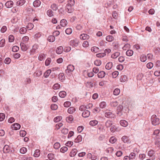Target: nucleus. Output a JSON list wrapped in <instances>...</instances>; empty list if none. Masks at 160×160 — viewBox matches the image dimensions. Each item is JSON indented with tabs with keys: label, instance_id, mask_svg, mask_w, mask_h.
Here are the masks:
<instances>
[{
	"label": "nucleus",
	"instance_id": "nucleus-63",
	"mask_svg": "<svg viewBox=\"0 0 160 160\" xmlns=\"http://www.w3.org/2000/svg\"><path fill=\"white\" fill-rule=\"evenodd\" d=\"M11 62V59L10 58H6L4 61L5 63L7 64H9Z\"/></svg>",
	"mask_w": 160,
	"mask_h": 160
},
{
	"label": "nucleus",
	"instance_id": "nucleus-27",
	"mask_svg": "<svg viewBox=\"0 0 160 160\" xmlns=\"http://www.w3.org/2000/svg\"><path fill=\"white\" fill-rule=\"evenodd\" d=\"M59 95L61 98H64L66 95V92L64 91H61L59 92Z\"/></svg>",
	"mask_w": 160,
	"mask_h": 160
},
{
	"label": "nucleus",
	"instance_id": "nucleus-19",
	"mask_svg": "<svg viewBox=\"0 0 160 160\" xmlns=\"http://www.w3.org/2000/svg\"><path fill=\"white\" fill-rule=\"evenodd\" d=\"M60 24L61 26L64 27L67 24V22L66 20L62 19L61 21Z\"/></svg>",
	"mask_w": 160,
	"mask_h": 160
},
{
	"label": "nucleus",
	"instance_id": "nucleus-31",
	"mask_svg": "<svg viewBox=\"0 0 160 160\" xmlns=\"http://www.w3.org/2000/svg\"><path fill=\"white\" fill-rule=\"evenodd\" d=\"M120 55V53L118 52H116L113 54L111 56V57L113 58H116L119 56Z\"/></svg>",
	"mask_w": 160,
	"mask_h": 160
},
{
	"label": "nucleus",
	"instance_id": "nucleus-30",
	"mask_svg": "<svg viewBox=\"0 0 160 160\" xmlns=\"http://www.w3.org/2000/svg\"><path fill=\"white\" fill-rule=\"evenodd\" d=\"M48 40L50 42H53L55 40V38L54 36L50 35L48 36Z\"/></svg>",
	"mask_w": 160,
	"mask_h": 160
},
{
	"label": "nucleus",
	"instance_id": "nucleus-8",
	"mask_svg": "<svg viewBox=\"0 0 160 160\" xmlns=\"http://www.w3.org/2000/svg\"><path fill=\"white\" fill-rule=\"evenodd\" d=\"M21 49L23 51H25L28 49L27 46L23 42H21L20 44Z\"/></svg>",
	"mask_w": 160,
	"mask_h": 160
},
{
	"label": "nucleus",
	"instance_id": "nucleus-10",
	"mask_svg": "<svg viewBox=\"0 0 160 160\" xmlns=\"http://www.w3.org/2000/svg\"><path fill=\"white\" fill-rule=\"evenodd\" d=\"M80 39L82 40L88 39L89 38V36L86 34H82L80 35Z\"/></svg>",
	"mask_w": 160,
	"mask_h": 160
},
{
	"label": "nucleus",
	"instance_id": "nucleus-44",
	"mask_svg": "<svg viewBox=\"0 0 160 160\" xmlns=\"http://www.w3.org/2000/svg\"><path fill=\"white\" fill-rule=\"evenodd\" d=\"M51 59L50 58H48L46 60L45 62V64L46 66H48L49 65L50 62H51Z\"/></svg>",
	"mask_w": 160,
	"mask_h": 160
},
{
	"label": "nucleus",
	"instance_id": "nucleus-21",
	"mask_svg": "<svg viewBox=\"0 0 160 160\" xmlns=\"http://www.w3.org/2000/svg\"><path fill=\"white\" fill-rule=\"evenodd\" d=\"M50 8L53 11H56L58 9V5L55 3H53L51 4L50 6Z\"/></svg>",
	"mask_w": 160,
	"mask_h": 160
},
{
	"label": "nucleus",
	"instance_id": "nucleus-18",
	"mask_svg": "<svg viewBox=\"0 0 160 160\" xmlns=\"http://www.w3.org/2000/svg\"><path fill=\"white\" fill-rule=\"evenodd\" d=\"M76 111V109L73 107H71L68 110V112L69 114H72Z\"/></svg>",
	"mask_w": 160,
	"mask_h": 160
},
{
	"label": "nucleus",
	"instance_id": "nucleus-53",
	"mask_svg": "<svg viewBox=\"0 0 160 160\" xmlns=\"http://www.w3.org/2000/svg\"><path fill=\"white\" fill-rule=\"evenodd\" d=\"M73 117L70 115L66 118V120L68 122H70L73 120Z\"/></svg>",
	"mask_w": 160,
	"mask_h": 160
},
{
	"label": "nucleus",
	"instance_id": "nucleus-26",
	"mask_svg": "<svg viewBox=\"0 0 160 160\" xmlns=\"http://www.w3.org/2000/svg\"><path fill=\"white\" fill-rule=\"evenodd\" d=\"M82 136L81 135H79L75 139V142L76 143H79L82 141Z\"/></svg>",
	"mask_w": 160,
	"mask_h": 160
},
{
	"label": "nucleus",
	"instance_id": "nucleus-14",
	"mask_svg": "<svg viewBox=\"0 0 160 160\" xmlns=\"http://www.w3.org/2000/svg\"><path fill=\"white\" fill-rule=\"evenodd\" d=\"M120 123L123 127H126L128 125V122L125 120H122L120 122Z\"/></svg>",
	"mask_w": 160,
	"mask_h": 160
},
{
	"label": "nucleus",
	"instance_id": "nucleus-61",
	"mask_svg": "<svg viewBox=\"0 0 160 160\" xmlns=\"http://www.w3.org/2000/svg\"><path fill=\"white\" fill-rule=\"evenodd\" d=\"M68 150V148L66 147H63L60 149V151L64 153Z\"/></svg>",
	"mask_w": 160,
	"mask_h": 160
},
{
	"label": "nucleus",
	"instance_id": "nucleus-55",
	"mask_svg": "<svg viewBox=\"0 0 160 160\" xmlns=\"http://www.w3.org/2000/svg\"><path fill=\"white\" fill-rule=\"evenodd\" d=\"M29 40V38L27 36H25L23 37L22 38V41L23 42H27Z\"/></svg>",
	"mask_w": 160,
	"mask_h": 160
},
{
	"label": "nucleus",
	"instance_id": "nucleus-47",
	"mask_svg": "<svg viewBox=\"0 0 160 160\" xmlns=\"http://www.w3.org/2000/svg\"><path fill=\"white\" fill-rule=\"evenodd\" d=\"M48 157L49 160H52L54 158V156L53 153H50L48 154Z\"/></svg>",
	"mask_w": 160,
	"mask_h": 160
},
{
	"label": "nucleus",
	"instance_id": "nucleus-5",
	"mask_svg": "<svg viewBox=\"0 0 160 160\" xmlns=\"http://www.w3.org/2000/svg\"><path fill=\"white\" fill-rule=\"evenodd\" d=\"M105 116L108 118H113L115 117V115L112 112H107L105 113Z\"/></svg>",
	"mask_w": 160,
	"mask_h": 160
},
{
	"label": "nucleus",
	"instance_id": "nucleus-50",
	"mask_svg": "<svg viewBox=\"0 0 160 160\" xmlns=\"http://www.w3.org/2000/svg\"><path fill=\"white\" fill-rule=\"evenodd\" d=\"M119 73L118 71H114L112 73V76L113 78H116L118 75Z\"/></svg>",
	"mask_w": 160,
	"mask_h": 160
},
{
	"label": "nucleus",
	"instance_id": "nucleus-56",
	"mask_svg": "<svg viewBox=\"0 0 160 160\" xmlns=\"http://www.w3.org/2000/svg\"><path fill=\"white\" fill-rule=\"evenodd\" d=\"M64 106L65 107L68 108L71 105V103L70 102L67 101L64 103Z\"/></svg>",
	"mask_w": 160,
	"mask_h": 160
},
{
	"label": "nucleus",
	"instance_id": "nucleus-43",
	"mask_svg": "<svg viewBox=\"0 0 160 160\" xmlns=\"http://www.w3.org/2000/svg\"><path fill=\"white\" fill-rule=\"evenodd\" d=\"M127 79V77L126 75H123L121 77L120 79L121 81L122 82H125Z\"/></svg>",
	"mask_w": 160,
	"mask_h": 160
},
{
	"label": "nucleus",
	"instance_id": "nucleus-39",
	"mask_svg": "<svg viewBox=\"0 0 160 160\" xmlns=\"http://www.w3.org/2000/svg\"><path fill=\"white\" fill-rule=\"evenodd\" d=\"M33 27L34 25L33 24H32V23H28V24L27 25V28L28 29L30 30L33 28Z\"/></svg>",
	"mask_w": 160,
	"mask_h": 160
},
{
	"label": "nucleus",
	"instance_id": "nucleus-49",
	"mask_svg": "<svg viewBox=\"0 0 160 160\" xmlns=\"http://www.w3.org/2000/svg\"><path fill=\"white\" fill-rule=\"evenodd\" d=\"M60 87V85L58 83L55 84L53 86V88L55 90L59 89Z\"/></svg>",
	"mask_w": 160,
	"mask_h": 160
},
{
	"label": "nucleus",
	"instance_id": "nucleus-7",
	"mask_svg": "<svg viewBox=\"0 0 160 160\" xmlns=\"http://www.w3.org/2000/svg\"><path fill=\"white\" fill-rule=\"evenodd\" d=\"M90 112L88 110H84L82 114V116L84 118H88L90 115Z\"/></svg>",
	"mask_w": 160,
	"mask_h": 160
},
{
	"label": "nucleus",
	"instance_id": "nucleus-40",
	"mask_svg": "<svg viewBox=\"0 0 160 160\" xmlns=\"http://www.w3.org/2000/svg\"><path fill=\"white\" fill-rule=\"evenodd\" d=\"M27 148H26L22 147L20 149V152L21 153L24 154L27 152Z\"/></svg>",
	"mask_w": 160,
	"mask_h": 160
},
{
	"label": "nucleus",
	"instance_id": "nucleus-33",
	"mask_svg": "<svg viewBox=\"0 0 160 160\" xmlns=\"http://www.w3.org/2000/svg\"><path fill=\"white\" fill-rule=\"evenodd\" d=\"M51 71L50 69L47 70L44 73V76L45 78H48L51 73Z\"/></svg>",
	"mask_w": 160,
	"mask_h": 160
},
{
	"label": "nucleus",
	"instance_id": "nucleus-4",
	"mask_svg": "<svg viewBox=\"0 0 160 160\" xmlns=\"http://www.w3.org/2000/svg\"><path fill=\"white\" fill-rule=\"evenodd\" d=\"M69 4H67L66 6V10L69 13L72 12L73 11V8Z\"/></svg>",
	"mask_w": 160,
	"mask_h": 160
},
{
	"label": "nucleus",
	"instance_id": "nucleus-12",
	"mask_svg": "<svg viewBox=\"0 0 160 160\" xmlns=\"http://www.w3.org/2000/svg\"><path fill=\"white\" fill-rule=\"evenodd\" d=\"M78 152L76 148L72 149L70 153V156L71 157L74 156Z\"/></svg>",
	"mask_w": 160,
	"mask_h": 160
},
{
	"label": "nucleus",
	"instance_id": "nucleus-52",
	"mask_svg": "<svg viewBox=\"0 0 160 160\" xmlns=\"http://www.w3.org/2000/svg\"><path fill=\"white\" fill-rule=\"evenodd\" d=\"M19 50V47L16 46H13L12 48V51L13 52H17Z\"/></svg>",
	"mask_w": 160,
	"mask_h": 160
},
{
	"label": "nucleus",
	"instance_id": "nucleus-25",
	"mask_svg": "<svg viewBox=\"0 0 160 160\" xmlns=\"http://www.w3.org/2000/svg\"><path fill=\"white\" fill-rule=\"evenodd\" d=\"M38 46L37 44L34 45L32 47V49L30 50V52L32 53H34L35 52L36 50L38 48Z\"/></svg>",
	"mask_w": 160,
	"mask_h": 160
},
{
	"label": "nucleus",
	"instance_id": "nucleus-46",
	"mask_svg": "<svg viewBox=\"0 0 160 160\" xmlns=\"http://www.w3.org/2000/svg\"><path fill=\"white\" fill-rule=\"evenodd\" d=\"M94 63L97 66H99L101 64V61L99 60H97L94 61Z\"/></svg>",
	"mask_w": 160,
	"mask_h": 160
},
{
	"label": "nucleus",
	"instance_id": "nucleus-36",
	"mask_svg": "<svg viewBox=\"0 0 160 160\" xmlns=\"http://www.w3.org/2000/svg\"><path fill=\"white\" fill-rule=\"evenodd\" d=\"M98 123V121L96 120H94L91 121L90 122V125L92 126H94L97 125Z\"/></svg>",
	"mask_w": 160,
	"mask_h": 160
},
{
	"label": "nucleus",
	"instance_id": "nucleus-38",
	"mask_svg": "<svg viewBox=\"0 0 160 160\" xmlns=\"http://www.w3.org/2000/svg\"><path fill=\"white\" fill-rule=\"evenodd\" d=\"M116 141V139L114 137H112L109 139V142L112 143H114Z\"/></svg>",
	"mask_w": 160,
	"mask_h": 160
},
{
	"label": "nucleus",
	"instance_id": "nucleus-3",
	"mask_svg": "<svg viewBox=\"0 0 160 160\" xmlns=\"http://www.w3.org/2000/svg\"><path fill=\"white\" fill-rule=\"evenodd\" d=\"M3 152L5 153H11L13 152L14 150L9 146L6 145L4 146L3 148Z\"/></svg>",
	"mask_w": 160,
	"mask_h": 160
},
{
	"label": "nucleus",
	"instance_id": "nucleus-51",
	"mask_svg": "<svg viewBox=\"0 0 160 160\" xmlns=\"http://www.w3.org/2000/svg\"><path fill=\"white\" fill-rule=\"evenodd\" d=\"M5 118V115L2 113H0V121H3Z\"/></svg>",
	"mask_w": 160,
	"mask_h": 160
},
{
	"label": "nucleus",
	"instance_id": "nucleus-24",
	"mask_svg": "<svg viewBox=\"0 0 160 160\" xmlns=\"http://www.w3.org/2000/svg\"><path fill=\"white\" fill-rule=\"evenodd\" d=\"M47 15L49 17H51L53 16L54 12L51 9L48 10L47 12Z\"/></svg>",
	"mask_w": 160,
	"mask_h": 160
},
{
	"label": "nucleus",
	"instance_id": "nucleus-42",
	"mask_svg": "<svg viewBox=\"0 0 160 160\" xmlns=\"http://www.w3.org/2000/svg\"><path fill=\"white\" fill-rule=\"evenodd\" d=\"M106 103L105 102H102L99 104L100 107L102 108H105L106 106Z\"/></svg>",
	"mask_w": 160,
	"mask_h": 160
},
{
	"label": "nucleus",
	"instance_id": "nucleus-20",
	"mask_svg": "<svg viewBox=\"0 0 160 160\" xmlns=\"http://www.w3.org/2000/svg\"><path fill=\"white\" fill-rule=\"evenodd\" d=\"M112 66V63L111 62H108L105 66V68L107 70L110 69Z\"/></svg>",
	"mask_w": 160,
	"mask_h": 160
},
{
	"label": "nucleus",
	"instance_id": "nucleus-37",
	"mask_svg": "<svg viewBox=\"0 0 160 160\" xmlns=\"http://www.w3.org/2000/svg\"><path fill=\"white\" fill-rule=\"evenodd\" d=\"M40 151L39 149H37L35 151L34 156L36 157H38L40 156Z\"/></svg>",
	"mask_w": 160,
	"mask_h": 160
},
{
	"label": "nucleus",
	"instance_id": "nucleus-16",
	"mask_svg": "<svg viewBox=\"0 0 160 160\" xmlns=\"http://www.w3.org/2000/svg\"><path fill=\"white\" fill-rule=\"evenodd\" d=\"M41 1L39 0L35 1L33 2V5L35 7H38L41 4Z\"/></svg>",
	"mask_w": 160,
	"mask_h": 160
},
{
	"label": "nucleus",
	"instance_id": "nucleus-35",
	"mask_svg": "<svg viewBox=\"0 0 160 160\" xmlns=\"http://www.w3.org/2000/svg\"><path fill=\"white\" fill-rule=\"evenodd\" d=\"M133 53V52L131 50H128L126 52V54L128 56H132Z\"/></svg>",
	"mask_w": 160,
	"mask_h": 160
},
{
	"label": "nucleus",
	"instance_id": "nucleus-45",
	"mask_svg": "<svg viewBox=\"0 0 160 160\" xmlns=\"http://www.w3.org/2000/svg\"><path fill=\"white\" fill-rule=\"evenodd\" d=\"M5 40L4 39H2L0 41V47H3L5 44Z\"/></svg>",
	"mask_w": 160,
	"mask_h": 160
},
{
	"label": "nucleus",
	"instance_id": "nucleus-58",
	"mask_svg": "<svg viewBox=\"0 0 160 160\" xmlns=\"http://www.w3.org/2000/svg\"><path fill=\"white\" fill-rule=\"evenodd\" d=\"M51 108L52 110H54L57 109L58 107L56 104H54L51 105Z\"/></svg>",
	"mask_w": 160,
	"mask_h": 160
},
{
	"label": "nucleus",
	"instance_id": "nucleus-28",
	"mask_svg": "<svg viewBox=\"0 0 160 160\" xmlns=\"http://www.w3.org/2000/svg\"><path fill=\"white\" fill-rule=\"evenodd\" d=\"M140 59L141 62H144L147 60V57L145 55L142 54L140 56Z\"/></svg>",
	"mask_w": 160,
	"mask_h": 160
},
{
	"label": "nucleus",
	"instance_id": "nucleus-64",
	"mask_svg": "<svg viewBox=\"0 0 160 160\" xmlns=\"http://www.w3.org/2000/svg\"><path fill=\"white\" fill-rule=\"evenodd\" d=\"M72 30L71 28H67L65 31L66 33L67 34L69 35L71 33Z\"/></svg>",
	"mask_w": 160,
	"mask_h": 160
},
{
	"label": "nucleus",
	"instance_id": "nucleus-60",
	"mask_svg": "<svg viewBox=\"0 0 160 160\" xmlns=\"http://www.w3.org/2000/svg\"><path fill=\"white\" fill-rule=\"evenodd\" d=\"M129 157L130 159H133L135 158L136 157V154L134 152H131L129 154Z\"/></svg>",
	"mask_w": 160,
	"mask_h": 160
},
{
	"label": "nucleus",
	"instance_id": "nucleus-48",
	"mask_svg": "<svg viewBox=\"0 0 160 160\" xmlns=\"http://www.w3.org/2000/svg\"><path fill=\"white\" fill-rule=\"evenodd\" d=\"M53 147L55 149H57L60 147V144L59 142H56L54 144Z\"/></svg>",
	"mask_w": 160,
	"mask_h": 160
},
{
	"label": "nucleus",
	"instance_id": "nucleus-62",
	"mask_svg": "<svg viewBox=\"0 0 160 160\" xmlns=\"http://www.w3.org/2000/svg\"><path fill=\"white\" fill-rule=\"evenodd\" d=\"M14 37L13 35H11L9 36L8 37V40L10 42H12L14 41Z\"/></svg>",
	"mask_w": 160,
	"mask_h": 160
},
{
	"label": "nucleus",
	"instance_id": "nucleus-13",
	"mask_svg": "<svg viewBox=\"0 0 160 160\" xmlns=\"http://www.w3.org/2000/svg\"><path fill=\"white\" fill-rule=\"evenodd\" d=\"M78 42L76 40H72L70 42L69 44L70 45L76 47L78 45Z\"/></svg>",
	"mask_w": 160,
	"mask_h": 160
},
{
	"label": "nucleus",
	"instance_id": "nucleus-34",
	"mask_svg": "<svg viewBox=\"0 0 160 160\" xmlns=\"http://www.w3.org/2000/svg\"><path fill=\"white\" fill-rule=\"evenodd\" d=\"M27 31L26 28H25L23 27L21 28L19 30V32L21 34H24Z\"/></svg>",
	"mask_w": 160,
	"mask_h": 160
},
{
	"label": "nucleus",
	"instance_id": "nucleus-1",
	"mask_svg": "<svg viewBox=\"0 0 160 160\" xmlns=\"http://www.w3.org/2000/svg\"><path fill=\"white\" fill-rule=\"evenodd\" d=\"M74 67L72 65H69L67 67V69L65 70V73L68 76L71 77L72 76V72L74 70Z\"/></svg>",
	"mask_w": 160,
	"mask_h": 160
},
{
	"label": "nucleus",
	"instance_id": "nucleus-23",
	"mask_svg": "<svg viewBox=\"0 0 160 160\" xmlns=\"http://www.w3.org/2000/svg\"><path fill=\"white\" fill-rule=\"evenodd\" d=\"M25 2V0H20L17 2L16 4L17 6H21L23 5Z\"/></svg>",
	"mask_w": 160,
	"mask_h": 160
},
{
	"label": "nucleus",
	"instance_id": "nucleus-54",
	"mask_svg": "<svg viewBox=\"0 0 160 160\" xmlns=\"http://www.w3.org/2000/svg\"><path fill=\"white\" fill-rule=\"evenodd\" d=\"M120 92V90L119 89L116 88L113 91V94L115 95H117Z\"/></svg>",
	"mask_w": 160,
	"mask_h": 160
},
{
	"label": "nucleus",
	"instance_id": "nucleus-57",
	"mask_svg": "<svg viewBox=\"0 0 160 160\" xmlns=\"http://www.w3.org/2000/svg\"><path fill=\"white\" fill-rule=\"evenodd\" d=\"M114 149L112 147H110L106 150V151L108 153H112Z\"/></svg>",
	"mask_w": 160,
	"mask_h": 160
},
{
	"label": "nucleus",
	"instance_id": "nucleus-29",
	"mask_svg": "<svg viewBox=\"0 0 160 160\" xmlns=\"http://www.w3.org/2000/svg\"><path fill=\"white\" fill-rule=\"evenodd\" d=\"M122 140L124 143L127 142L129 141V138L126 136H124L122 137Z\"/></svg>",
	"mask_w": 160,
	"mask_h": 160
},
{
	"label": "nucleus",
	"instance_id": "nucleus-17",
	"mask_svg": "<svg viewBox=\"0 0 160 160\" xmlns=\"http://www.w3.org/2000/svg\"><path fill=\"white\" fill-rule=\"evenodd\" d=\"M105 75V72L103 71H101L99 72L98 74V77L99 78H103Z\"/></svg>",
	"mask_w": 160,
	"mask_h": 160
},
{
	"label": "nucleus",
	"instance_id": "nucleus-9",
	"mask_svg": "<svg viewBox=\"0 0 160 160\" xmlns=\"http://www.w3.org/2000/svg\"><path fill=\"white\" fill-rule=\"evenodd\" d=\"M13 5V2L12 1H10L7 2L5 4V6L7 8H9L12 7Z\"/></svg>",
	"mask_w": 160,
	"mask_h": 160
},
{
	"label": "nucleus",
	"instance_id": "nucleus-22",
	"mask_svg": "<svg viewBox=\"0 0 160 160\" xmlns=\"http://www.w3.org/2000/svg\"><path fill=\"white\" fill-rule=\"evenodd\" d=\"M58 78L60 81H63L65 78L64 74L63 73H60L58 75Z\"/></svg>",
	"mask_w": 160,
	"mask_h": 160
},
{
	"label": "nucleus",
	"instance_id": "nucleus-15",
	"mask_svg": "<svg viewBox=\"0 0 160 160\" xmlns=\"http://www.w3.org/2000/svg\"><path fill=\"white\" fill-rule=\"evenodd\" d=\"M63 51V48L62 46H59L58 47L56 50V53L58 54H60L62 53Z\"/></svg>",
	"mask_w": 160,
	"mask_h": 160
},
{
	"label": "nucleus",
	"instance_id": "nucleus-2",
	"mask_svg": "<svg viewBox=\"0 0 160 160\" xmlns=\"http://www.w3.org/2000/svg\"><path fill=\"white\" fill-rule=\"evenodd\" d=\"M151 121L152 124L155 126L158 125L160 122L159 119L155 115H153L152 116Z\"/></svg>",
	"mask_w": 160,
	"mask_h": 160
},
{
	"label": "nucleus",
	"instance_id": "nucleus-41",
	"mask_svg": "<svg viewBox=\"0 0 160 160\" xmlns=\"http://www.w3.org/2000/svg\"><path fill=\"white\" fill-rule=\"evenodd\" d=\"M62 119V117L61 116H58L55 118L54 119V121L55 122H58Z\"/></svg>",
	"mask_w": 160,
	"mask_h": 160
},
{
	"label": "nucleus",
	"instance_id": "nucleus-59",
	"mask_svg": "<svg viewBox=\"0 0 160 160\" xmlns=\"http://www.w3.org/2000/svg\"><path fill=\"white\" fill-rule=\"evenodd\" d=\"M111 105L112 107H115L118 105V102L117 101H112L111 102Z\"/></svg>",
	"mask_w": 160,
	"mask_h": 160
},
{
	"label": "nucleus",
	"instance_id": "nucleus-11",
	"mask_svg": "<svg viewBox=\"0 0 160 160\" xmlns=\"http://www.w3.org/2000/svg\"><path fill=\"white\" fill-rule=\"evenodd\" d=\"M112 122L110 120H108L106 121L105 122V126L107 128H110L112 125Z\"/></svg>",
	"mask_w": 160,
	"mask_h": 160
},
{
	"label": "nucleus",
	"instance_id": "nucleus-6",
	"mask_svg": "<svg viewBox=\"0 0 160 160\" xmlns=\"http://www.w3.org/2000/svg\"><path fill=\"white\" fill-rule=\"evenodd\" d=\"M21 127L20 124L18 123L13 124L11 126V128L12 130H17L19 129Z\"/></svg>",
	"mask_w": 160,
	"mask_h": 160
},
{
	"label": "nucleus",
	"instance_id": "nucleus-32",
	"mask_svg": "<svg viewBox=\"0 0 160 160\" xmlns=\"http://www.w3.org/2000/svg\"><path fill=\"white\" fill-rule=\"evenodd\" d=\"M114 39V37L111 35H108L106 37V40L107 41L111 42Z\"/></svg>",
	"mask_w": 160,
	"mask_h": 160
}]
</instances>
